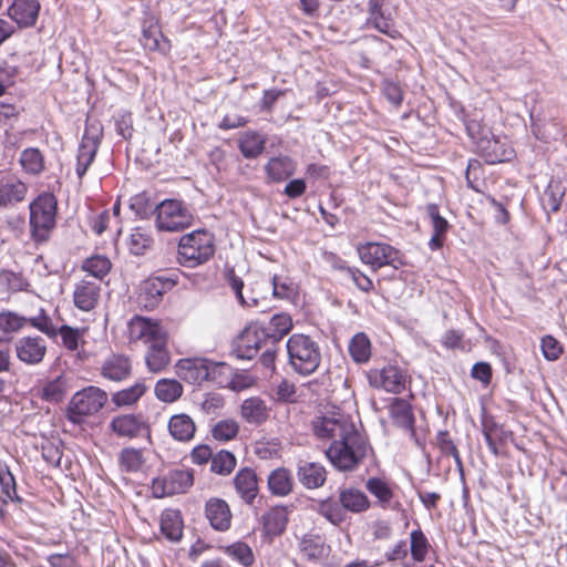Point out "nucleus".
Returning <instances> with one entry per match:
<instances>
[{"label": "nucleus", "instance_id": "obj_1", "mask_svg": "<svg viewBox=\"0 0 567 567\" xmlns=\"http://www.w3.org/2000/svg\"><path fill=\"white\" fill-rule=\"evenodd\" d=\"M311 427L317 439L331 441L326 454L339 471H353L365 457L368 443L343 413L321 412L311 421Z\"/></svg>", "mask_w": 567, "mask_h": 567}, {"label": "nucleus", "instance_id": "obj_2", "mask_svg": "<svg viewBox=\"0 0 567 567\" xmlns=\"http://www.w3.org/2000/svg\"><path fill=\"white\" fill-rule=\"evenodd\" d=\"M287 352L289 364L300 375H310L320 365V348L309 336L292 334L287 341Z\"/></svg>", "mask_w": 567, "mask_h": 567}, {"label": "nucleus", "instance_id": "obj_3", "mask_svg": "<svg viewBox=\"0 0 567 567\" xmlns=\"http://www.w3.org/2000/svg\"><path fill=\"white\" fill-rule=\"evenodd\" d=\"M214 252V238L206 230H196L179 239L178 260L185 267L194 268L205 264Z\"/></svg>", "mask_w": 567, "mask_h": 567}, {"label": "nucleus", "instance_id": "obj_4", "mask_svg": "<svg viewBox=\"0 0 567 567\" xmlns=\"http://www.w3.org/2000/svg\"><path fill=\"white\" fill-rule=\"evenodd\" d=\"M31 237L37 243L48 240L50 231L55 226L56 199L52 194L39 195L30 203Z\"/></svg>", "mask_w": 567, "mask_h": 567}, {"label": "nucleus", "instance_id": "obj_5", "mask_svg": "<svg viewBox=\"0 0 567 567\" xmlns=\"http://www.w3.org/2000/svg\"><path fill=\"white\" fill-rule=\"evenodd\" d=\"M107 402V393L97 386H87L73 394L66 417L73 424H82L85 417L96 414Z\"/></svg>", "mask_w": 567, "mask_h": 567}, {"label": "nucleus", "instance_id": "obj_6", "mask_svg": "<svg viewBox=\"0 0 567 567\" xmlns=\"http://www.w3.org/2000/svg\"><path fill=\"white\" fill-rule=\"evenodd\" d=\"M230 370V367L224 362L204 358L182 359L176 364L178 377L190 384H200L208 380L215 381L217 375L227 374Z\"/></svg>", "mask_w": 567, "mask_h": 567}, {"label": "nucleus", "instance_id": "obj_7", "mask_svg": "<svg viewBox=\"0 0 567 567\" xmlns=\"http://www.w3.org/2000/svg\"><path fill=\"white\" fill-rule=\"evenodd\" d=\"M155 224L161 231H182L193 221L189 209L178 199H165L154 209Z\"/></svg>", "mask_w": 567, "mask_h": 567}, {"label": "nucleus", "instance_id": "obj_8", "mask_svg": "<svg viewBox=\"0 0 567 567\" xmlns=\"http://www.w3.org/2000/svg\"><path fill=\"white\" fill-rule=\"evenodd\" d=\"M193 473L187 470H172L165 475L156 477L152 482V494L156 498H163L175 494L185 493L193 485Z\"/></svg>", "mask_w": 567, "mask_h": 567}, {"label": "nucleus", "instance_id": "obj_9", "mask_svg": "<svg viewBox=\"0 0 567 567\" xmlns=\"http://www.w3.org/2000/svg\"><path fill=\"white\" fill-rule=\"evenodd\" d=\"M361 261L371 267L373 271L391 265L396 268L395 262H401L399 251L392 246L383 243H367L358 247Z\"/></svg>", "mask_w": 567, "mask_h": 567}, {"label": "nucleus", "instance_id": "obj_10", "mask_svg": "<svg viewBox=\"0 0 567 567\" xmlns=\"http://www.w3.org/2000/svg\"><path fill=\"white\" fill-rule=\"evenodd\" d=\"M175 281L166 277H150L141 282L137 292V305L145 310L155 309L164 293L171 290Z\"/></svg>", "mask_w": 567, "mask_h": 567}, {"label": "nucleus", "instance_id": "obj_11", "mask_svg": "<svg viewBox=\"0 0 567 567\" xmlns=\"http://www.w3.org/2000/svg\"><path fill=\"white\" fill-rule=\"evenodd\" d=\"M369 383L377 389L399 394L405 390L406 375L396 365H386L382 369H373L368 374Z\"/></svg>", "mask_w": 567, "mask_h": 567}, {"label": "nucleus", "instance_id": "obj_12", "mask_svg": "<svg viewBox=\"0 0 567 567\" xmlns=\"http://www.w3.org/2000/svg\"><path fill=\"white\" fill-rule=\"evenodd\" d=\"M270 342L266 336V330L258 323L247 327L238 337L234 351L239 359H252L262 347Z\"/></svg>", "mask_w": 567, "mask_h": 567}, {"label": "nucleus", "instance_id": "obj_13", "mask_svg": "<svg viewBox=\"0 0 567 567\" xmlns=\"http://www.w3.org/2000/svg\"><path fill=\"white\" fill-rule=\"evenodd\" d=\"M14 351L21 362L37 365L47 354V342L40 336L21 337L14 342Z\"/></svg>", "mask_w": 567, "mask_h": 567}, {"label": "nucleus", "instance_id": "obj_14", "mask_svg": "<svg viewBox=\"0 0 567 567\" xmlns=\"http://www.w3.org/2000/svg\"><path fill=\"white\" fill-rule=\"evenodd\" d=\"M128 336L132 341H142L148 346L166 336V331L157 321L135 316L128 322Z\"/></svg>", "mask_w": 567, "mask_h": 567}, {"label": "nucleus", "instance_id": "obj_15", "mask_svg": "<svg viewBox=\"0 0 567 567\" xmlns=\"http://www.w3.org/2000/svg\"><path fill=\"white\" fill-rule=\"evenodd\" d=\"M101 285L96 280L83 278L74 286L73 302L82 311H91L99 303Z\"/></svg>", "mask_w": 567, "mask_h": 567}, {"label": "nucleus", "instance_id": "obj_16", "mask_svg": "<svg viewBox=\"0 0 567 567\" xmlns=\"http://www.w3.org/2000/svg\"><path fill=\"white\" fill-rule=\"evenodd\" d=\"M40 4L37 0H14L8 8L7 14L17 22L19 28H29L35 24Z\"/></svg>", "mask_w": 567, "mask_h": 567}, {"label": "nucleus", "instance_id": "obj_17", "mask_svg": "<svg viewBox=\"0 0 567 567\" xmlns=\"http://www.w3.org/2000/svg\"><path fill=\"white\" fill-rule=\"evenodd\" d=\"M205 516L210 526L219 532L229 529L231 524V512L226 501L213 497L206 502Z\"/></svg>", "mask_w": 567, "mask_h": 567}, {"label": "nucleus", "instance_id": "obj_18", "mask_svg": "<svg viewBox=\"0 0 567 567\" xmlns=\"http://www.w3.org/2000/svg\"><path fill=\"white\" fill-rule=\"evenodd\" d=\"M477 150L489 164L508 162L514 157V150L493 134L478 142Z\"/></svg>", "mask_w": 567, "mask_h": 567}, {"label": "nucleus", "instance_id": "obj_19", "mask_svg": "<svg viewBox=\"0 0 567 567\" xmlns=\"http://www.w3.org/2000/svg\"><path fill=\"white\" fill-rule=\"evenodd\" d=\"M110 429L120 437H137L146 429L142 414H121L112 419Z\"/></svg>", "mask_w": 567, "mask_h": 567}, {"label": "nucleus", "instance_id": "obj_20", "mask_svg": "<svg viewBox=\"0 0 567 567\" xmlns=\"http://www.w3.org/2000/svg\"><path fill=\"white\" fill-rule=\"evenodd\" d=\"M297 477L306 488H318L326 483L327 471L318 462L300 460L297 465Z\"/></svg>", "mask_w": 567, "mask_h": 567}, {"label": "nucleus", "instance_id": "obj_21", "mask_svg": "<svg viewBox=\"0 0 567 567\" xmlns=\"http://www.w3.org/2000/svg\"><path fill=\"white\" fill-rule=\"evenodd\" d=\"M101 375L113 382L126 380L132 372V364L128 357L122 354H112L107 357L101 365Z\"/></svg>", "mask_w": 567, "mask_h": 567}, {"label": "nucleus", "instance_id": "obj_22", "mask_svg": "<svg viewBox=\"0 0 567 567\" xmlns=\"http://www.w3.org/2000/svg\"><path fill=\"white\" fill-rule=\"evenodd\" d=\"M237 494L248 505H251L258 495V478L252 468L244 467L234 477Z\"/></svg>", "mask_w": 567, "mask_h": 567}, {"label": "nucleus", "instance_id": "obj_23", "mask_svg": "<svg viewBox=\"0 0 567 567\" xmlns=\"http://www.w3.org/2000/svg\"><path fill=\"white\" fill-rule=\"evenodd\" d=\"M368 23L379 32L391 38H395L398 31L394 28V21L390 13H386L379 0H369L368 2Z\"/></svg>", "mask_w": 567, "mask_h": 567}, {"label": "nucleus", "instance_id": "obj_24", "mask_svg": "<svg viewBox=\"0 0 567 567\" xmlns=\"http://www.w3.org/2000/svg\"><path fill=\"white\" fill-rule=\"evenodd\" d=\"M145 362L147 369L154 373L163 371L169 364L171 355L167 350V334L148 344Z\"/></svg>", "mask_w": 567, "mask_h": 567}, {"label": "nucleus", "instance_id": "obj_25", "mask_svg": "<svg viewBox=\"0 0 567 567\" xmlns=\"http://www.w3.org/2000/svg\"><path fill=\"white\" fill-rule=\"evenodd\" d=\"M240 416L249 424L260 425L268 419L269 411L262 399L251 396L243 401Z\"/></svg>", "mask_w": 567, "mask_h": 567}, {"label": "nucleus", "instance_id": "obj_26", "mask_svg": "<svg viewBox=\"0 0 567 567\" xmlns=\"http://www.w3.org/2000/svg\"><path fill=\"white\" fill-rule=\"evenodd\" d=\"M390 415L395 425L414 435V415L412 406L406 400L401 398L392 399L390 404Z\"/></svg>", "mask_w": 567, "mask_h": 567}, {"label": "nucleus", "instance_id": "obj_27", "mask_svg": "<svg viewBox=\"0 0 567 567\" xmlns=\"http://www.w3.org/2000/svg\"><path fill=\"white\" fill-rule=\"evenodd\" d=\"M28 187L20 181L0 179V210L22 202Z\"/></svg>", "mask_w": 567, "mask_h": 567}, {"label": "nucleus", "instance_id": "obj_28", "mask_svg": "<svg viewBox=\"0 0 567 567\" xmlns=\"http://www.w3.org/2000/svg\"><path fill=\"white\" fill-rule=\"evenodd\" d=\"M266 174L271 182H284L295 174L296 164L289 156L271 157L265 166Z\"/></svg>", "mask_w": 567, "mask_h": 567}, {"label": "nucleus", "instance_id": "obj_29", "mask_svg": "<svg viewBox=\"0 0 567 567\" xmlns=\"http://www.w3.org/2000/svg\"><path fill=\"white\" fill-rule=\"evenodd\" d=\"M288 524V513L284 506H275L262 516L264 532L269 537L281 535Z\"/></svg>", "mask_w": 567, "mask_h": 567}, {"label": "nucleus", "instance_id": "obj_30", "mask_svg": "<svg viewBox=\"0 0 567 567\" xmlns=\"http://www.w3.org/2000/svg\"><path fill=\"white\" fill-rule=\"evenodd\" d=\"M168 431L176 441L188 442L195 435L196 425L188 414L179 413L169 419Z\"/></svg>", "mask_w": 567, "mask_h": 567}, {"label": "nucleus", "instance_id": "obj_31", "mask_svg": "<svg viewBox=\"0 0 567 567\" xmlns=\"http://www.w3.org/2000/svg\"><path fill=\"white\" fill-rule=\"evenodd\" d=\"M267 138L255 131H247L240 134L238 147L245 158H257L265 150Z\"/></svg>", "mask_w": 567, "mask_h": 567}, {"label": "nucleus", "instance_id": "obj_32", "mask_svg": "<svg viewBox=\"0 0 567 567\" xmlns=\"http://www.w3.org/2000/svg\"><path fill=\"white\" fill-rule=\"evenodd\" d=\"M339 499L343 507V512L347 511L360 514L369 509L370 501L368 496L357 488H342L339 491Z\"/></svg>", "mask_w": 567, "mask_h": 567}, {"label": "nucleus", "instance_id": "obj_33", "mask_svg": "<svg viewBox=\"0 0 567 567\" xmlns=\"http://www.w3.org/2000/svg\"><path fill=\"white\" fill-rule=\"evenodd\" d=\"M269 492L275 496H287L293 489L291 473L285 467H278L270 472L267 480Z\"/></svg>", "mask_w": 567, "mask_h": 567}, {"label": "nucleus", "instance_id": "obj_34", "mask_svg": "<svg viewBox=\"0 0 567 567\" xmlns=\"http://www.w3.org/2000/svg\"><path fill=\"white\" fill-rule=\"evenodd\" d=\"M99 148L97 140L84 136L79 146L76 156V175L80 179L85 175L90 165L93 163Z\"/></svg>", "mask_w": 567, "mask_h": 567}, {"label": "nucleus", "instance_id": "obj_35", "mask_svg": "<svg viewBox=\"0 0 567 567\" xmlns=\"http://www.w3.org/2000/svg\"><path fill=\"white\" fill-rule=\"evenodd\" d=\"M38 395L43 401L59 403L66 395V380L60 374L52 380H45L38 389Z\"/></svg>", "mask_w": 567, "mask_h": 567}, {"label": "nucleus", "instance_id": "obj_36", "mask_svg": "<svg viewBox=\"0 0 567 567\" xmlns=\"http://www.w3.org/2000/svg\"><path fill=\"white\" fill-rule=\"evenodd\" d=\"M146 384L138 381L130 388L112 393L111 402L116 409L133 406L146 393Z\"/></svg>", "mask_w": 567, "mask_h": 567}, {"label": "nucleus", "instance_id": "obj_37", "mask_svg": "<svg viewBox=\"0 0 567 567\" xmlns=\"http://www.w3.org/2000/svg\"><path fill=\"white\" fill-rule=\"evenodd\" d=\"M266 330V336L270 343L275 346L292 329V319L288 313H276L271 317Z\"/></svg>", "mask_w": 567, "mask_h": 567}, {"label": "nucleus", "instance_id": "obj_38", "mask_svg": "<svg viewBox=\"0 0 567 567\" xmlns=\"http://www.w3.org/2000/svg\"><path fill=\"white\" fill-rule=\"evenodd\" d=\"M161 532L171 542H178L183 536V520L178 511L165 509L161 515Z\"/></svg>", "mask_w": 567, "mask_h": 567}, {"label": "nucleus", "instance_id": "obj_39", "mask_svg": "<svg viewBox=\"0 0 567 567\" xmlns=\"http://www.w3.org/2000/svg\"><path fill=\"white\" fill-rule=\"evenodd\" d=\"M141 43L148 51L165 53L169 50L168 41L164 39L159 27L155 23L143 27Z\"/></svg>", "mask_w": 567, "mask_h": 567}, {"label": "nucleus", "instance_id": "obj_40", "mask_svg": "<svg viewBox=\"0 0 567 567\" xmlns=\"http://www.w3.org/2000/svg\"><path fill=\"white\" fill-rule=\"evenodd\" d=\"M316 511L334 526H340L347 518L339 498L328 497L319 501Z\"/></svg>", "mask_w": 567, "mask_h": 567}, {"label": "nucleus", "instance_id": "obj_41", "mask_svg": "<svg viewBox=\"0 0 567 567\" xmlns=\"http://www.w3.org/2000/svg\"><path fill=\"white\" fill-rule=\"evenodd\" d=\"M301 554L309 560H319L326 555L324 539L317 534H306L299 540Z\"/></svg>", "mask_w": 567, "mask_h": 567}, {"label": "nucleus", "instance_id": "obj_42", "mask_svg": "<svg viewBox=\"0 0 567 567\" xmlns=\"http://www.w3.org/2000/svg\"><path fill=\"white\" fill-rule=\"evenodd\" d=\"M156 398L165 403L177 401L183 394V385L175 379H161L155 384Z\"/></svg>", "mask_w": 567, "mask_h": 567}, {"label": "nucleus", "instance_id": "obj_43", "mask_svg": "<svg viewBox=\"0 0 567 567\" xmlns=\"http://www.w3.org/2000/svg\"><path fill=\"white\" fill-rule=\"evenodd\" d=\"M349 353L357 363H365L371 357V342L365 333L359 332L349 343Z\"/></svg>", "mask_w": 567, "mask_h": 567}, {"label": "nucleus", "instance_id": "obj_44", "mask_svg": "<svg viewBox=\"0 0 567 567\" xmlns=\"http://www.w3.org/2000/svg\"><path fill=\"white\" fill-rule=\"evenodd\" d=\"M365 488L378 499V503L381 507H391L393 492L385 481L379 477H370L365 483Z\"/></svg>", "mask_w": 567, "mask_h": 567}, {"label": "nucleus", "instance_id": "obj_45", "mask_svg": "<svg viewBox=\"0 0 567 567\" xmlns=\"http://www.w3.org/2000/svg\"><path fill=\"white\" fill-rule=\"evenodd\" d=\"M236 457L231 452L220 450L216 454H213L210 470L218 475H229L236 467Z\"/></svg>", "mask_w": 567, "mask_h": 567}, {"label": "nucleus", "instance_id": "obj_46", "mask_svg": "<svg viewBox=\"0 0 567 567\" xmlns=\"http://www.w3.org/2000/svg\"><path fill=\"white\" fill-rule=\"evenodd\" d=\"M430 543L424 533L417 528L410 534V551L413 560L423 561L430 550Z\"/></svg>", "mask_w": 567, "mask_h": 567}, {"label": "nucleus", "instance_id": "obj_47", "mask_svg": "<svg viewBox=\"0 0 567 567\" xmlns=\"http://www.w3.org/2000/svg\"><path fill=\"white\" fill-rule=\"evenodd\" d=\"M82 269L93 277L92 280L100 281L110 272L111 261L104 256H93L83 262Z\"/></svg>", "mask_w": 567, "mask_h": 567}, {"label": "nucleus", "instance_id": "obj_48", "mask_svg": "<svg viewBox=\"0 0 567 567\" xmlns=\"http://www.w3.org/2000/svg\"><path fill=\"white\" fill-rule=\"evenodd\" d=\"M20 164L30 174H39L43 171V156L38 148L30 147L22 151Z\"/></svg>", "mask_w": 567, "mask_h": 567}, {"label": "nucleus", "instance_id": "obj_49", "mask_svg": "<svg viewBox=\"0 0 567 567\" xmlns=\"http://www.w3.org/2000/svg\"><path fill=\"white\" fill-rule=\"evenodd\" d=\"M225 553L245 567L254 564L255 557L251 548L244 542L234 543L225 548Z\"/></svg>", "mask_w": 567, "mask_h": 567}, {"label": "nucleus", "instance_id": "obj_50", "mask_svg": "<svg viewBox=\"0 0 567 567\" xmlns=\"http://www.w3.org/2000/svg\"><path fill=\"white\" fill-rule=\"evenodd\" d=\"M143 451L134 447H125L120 454V464L126 472H137L144 464Z\"/></svg>", "mask_w": 567, "mask_h": 567}, {"label": "nucleus", "instance_id": "obj_51", "mask_svg": "<svg viewBox=\"0 0 567 567\" xmlns=\"http://www.w3.org/2000/svg\"><path fill=\"white\" fill-rule=\"evenodd\" d=\"M28 323V318L10 310L0 312V330L4 333H14L20 331Z\"/></svg>", "mask_w": 567, "mask_h": 567}, {"label": "nucleus", "instance_id": "obj_52", "mask_svg": "<svg viewBox=\"0 0 567 567\" xmlns=\"http://www.w3.org/2000/svg\"><path fill=\"white\" fill-rule=\"evenodd\" d=\"M227 281L234 293L236 295L237 300L239 303L244 307H258L259 306V299L255 296L245 298L243 293L244 289V281L241 278L235 275V271L231 269L227 274Z\"/></svg>", "mask_w": 567, "mask_h": 567}, {"label": "nucleus", "instance_id": "obj_53", "mask_svg": "<svg viewBox=\"0 0 567 567\" xmlns=\"http://www.w3.org/2000/svg\"><path fill=\"white\" fill-rule=\"evenodd\" d=\"M504 430L495 422L483 423V435L489 451L494 455H498V443L503 441Z\"/></svg>", "mask_w": 567, "mask_h": 567}, {"label": "nucleus", "instance_id": "obj_54", "mask_svg": "<svg viewBox=\"0 0 567 567\" xmlns=\"http://www.w3.org/2000/svg\"><path fill=\"white\" fill-rule=\"evenodd\" d=\"M153 245L152 236L141 227H136L130 237V250L134 255H143Z\"/></svg>", "mask_w": 567, "mask_h": 567}, {"label": "nucleus", "instance_id": "obj_55", "mask_svg": "<svg viewBox=\"0 0 567 567\" xmlns=\"http://www.w3.org/2000/svg\"><path fill=\"white\" fill-rule=\"evenodd\" d=\"M0 486L9 499L21 502L17 494L16 478L7 464H0Z\"/></svg>", "mask_w": 567, "mask_h": 567}, {"label": "nucleus", "instance_id": "obj_56", "mask_svg": "<svg viewBox=\"0 0 567 567\" xmlns=\"http://www.w3.org/2000/svg\"><path fill=\"white\" fill-rule=\"evenodd\" d=\"M239 425L235 420H221L217 422L213 430V437L218 441H230L237 436Z\"/></svg>", "mask_w": 567, "mask_h": 567}, {"label": "nucleus", "instance_id": "obj_57", "mask_svg": "<svg viewBox=\"0 0 567 567\" xmlns=\"http://www.w3.org/2000/svg\"><path fill=\"white\" fill-rule=\"evenodd\" d=\"M436 444H437L440 451L444 455H451L454 458L456 466L460 470H462L463 463H462V460L460 456V452H458L456 445L454 444V442L452 441V439L450 437V434L447 431H440L437 433Z\"/></svg>", "mask_w": 567, "mask_h": 567}, {"label": "nucleus", "instance_id": "obj_58", "mask_svg": "<svg viewBox=\"0 0 567 567\" xmlns=\"http://www.w3.org/2000/svg\"><path fill=\"white\" fill-rule=\"evenodd\" d=\"M272 295L277 299L292 300L297 295L293 282L289 279L281 280L280 277L274 276L271 279Z\"/></svg>", "mask_w": 567, "mask_h": 567}, {"label": "nucleus", "instance_id": "obj_59", "mask_svg": "<svg viewBox=\"0 0 567 567\" xmlns=\"http://www.w3.org/2000/svg\"><path fill=\"white\" fill-rule=\"evenodd\" d=\"M28 322L49 338L58 337V328L52 323V320L45 315L43 309L40 310L38 316L28 319Z\"/></svg>", "mask_w": 567, "mask_h": 567}, {"label": "nucleus", "instance_id": "obj_60", "mask_svg": "<svg viewBox=\"0 0 567 567\" xmlns=\"http://www.w3.org/2000/svg\"><path fill=\"white\" fill-rule=\"evenodd\" d=\"M58 336H61L62 344L70 351H75L79 348L81 332L76 328L68 324H62L58 328Z\"/></svg>", "mask_w": 567, "mask_h": 567}, {"label": "nucleus", "instance_id": "obj_61", "mask_svg": "<svg viewBox=\"0 0 567 567\" xmlns=\"http://www.w3.org/2000/svg\"><path fill=\"white\" fill-rule=\"evenodd\" d=\"M466 131L477 147L478 142H482V140H487L488 136L492 135L489 127L482 124L481 121L476 118H471L466 122Z\"/></svg>", "mask_w": 567, "mask_h": 567}, {"label": "nucleus", "instance_id": "obj_62", "mask_svg": "<svg viewBox=\"0 0 567 567\" xmlns=\"http://www.w3.org/2000/svg\"><path fill=\"white\" fill-rule=\"evenodd\" d=\"M426 214L431 219L433 233L446 235L450 227L447 220L440 215V209L436 204H429L426 206Z\"/></svg>", "mask_w": 567, "mask_h": 567}, {"label": "nucleus", "instance_id": "obj_63", "mask_svg": "<svg viewBox=\"0 0 567 567\" xmlns=\"http://www.w3.org/2000/svg\"><path fill=\"white\" fill-rule=\"evenodd\" d=\"M545 205L551 210V212H558L561 205L564 192L560 189L558 185H551L549 184L546 188L545 193Z\"/></svg>", "mask_w": 567, "mask_h": 567}, {"label": "nucleus", "instance_id": "obj_64", "mask_svg": "<svg viewBox=\"0 0 567 567\" xmlns=\"http://www.w3.org/2000/svg\"><path fill=\"white\" fill-rule=\"evenodd\" d=\"M346 272L361 291L369 292L373 289L372 280L358 268L347 267Z\"/></svg>", "mask_w": 567, "mask_h": 567}]
</instances>
